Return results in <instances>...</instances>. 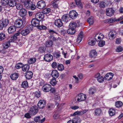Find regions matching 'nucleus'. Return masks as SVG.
Wrapping results in <instances>:
<instances>
[{"instance_id":"nucleus-1","label":"nucleus","mask_w":123,"mask_h":123,"mask_svg":"<svg viewBox=\"0 0 123 123\" xmlns=\"http://www.w3.org/2000/svg\"><path fill=\"white\" fill-rule=\"evenodd\" d=\"M27 13L26 10L24 8L20 10L19 14L20 16L23 17L22 19L20 18L17 19L15 21V26L17 28H23L25 25L26 22L25 18V17Z\"/></svg>"},{"instance_id":"nucleus-2","label":"nucleus","mask_w":123,"mask_h":123,"mask_svg":"<svg viewBox=\"0 0 123 123\" xmlns=\"http://www.w3.org/2000/svg\"><path fill=\"white\" fill-rule=\"evenodd\" d=\"M30 32V31L28 29H26L23 30L21 33L19 32L14 34L13 36L11 37L10 40L11 42H14V40H17L19 37V36L21 34L22 35L25 36L28 34Z\"/></svg>"},{"instance_id":"nucleus-3","label":"nucleus","mask_w":123,"mask_h":123,"mask_svg":"<svg viewBox=\"0 0 123 123\" xmlns=\"http://www.w3.org/2000/svg\"><path fill=\"white\" fill-rule=\"evenodd\" d=\"M9 20L2 18L0 20V30H2L4 27H6L8 25Z\"/></svg>"},{"instance_id":"nucleus-4","label":"nucleus","mask_w":123,"mask_h":123,"mask_svg":"<svg viewBox=\"0 0 123 123\" xmlns=\"http://www.w3.org/2000/svg\"><path fill=\"white\" fill-rule=\"evenodd\" d=\"M38 111V107L35 106H32L30 108L29 112L31 115H34L37 114Z\"/></svg>"},{"instance_id":"nucleus-5","label":"nucleus","mask_w":123,"mask_h":123,"mask_svg":"<svg viewBox=\"0 0 123 123\" xmlns=\"http://www.w3.org/2000/svg\"><path fill=\"white\" fill-rule=\"evenodd\" d=\"M77 97H78L77 101L78 102H80L84 100L86 97L85 95L82 93H80L78 94Z\"/></svg>"},{"instance_id":"nucleus-6","label":"nucleus","mask_w":123,"mask_h":123,"mask_svg":"<svg viewBox=\"0 0 123 123\" xmlns=\"http://www.w3.org/2000/svg\"><path fill=\"white\" fill-rule=\"evenodd\" d=\"M46 6L45 3L43 0L38 1L37 4V7L39 9H42Z\"/></svg>"},{"instance_id":"nucleus-7","label":"nucleus","mask_w":123,"mask_h":123,"mask_svg":"<svg viewBox=\"0 0 123 123\" xmlns=\"http://www.w3.org/2000/svg\"><path fill=\"white\" fill-rule=\"evenodd\" d=\"M53 58V56L50 54H47L44 55L43 59L46 61L50 62L52 61Z\"/></svg>"},{"instance_id":"nucleus-8","label":"nucleus","mask_w":123,"mask_h":123,"mask_svg":"<svg viewBox=\"0 0 123 123\" xmlns=\"http://www.w3.org/2000/svg\"><path fill=\"white\" fill-rule=\"evenodd\" d=\"M46 101L44 100H40L38 103V107L40 109H43L46 106Z\"/></svg>"},{"instance_id":"nucleus-9","label":"nucleus","mask_w":123,"mask_h":123,"mask_svg":"<svg viewBox=\"0 0 123 123\" xmlns=\"http://www.w3.org/2000/svg\"><path fill=\"white\" fill-rule=\"evenodd\" d=\"M114 12V11L113 8H110L106 9L105 13L107 16L111 17L113 15Z\"/></svg>"},{"instance_id":"nucleus-10","label":"nucleus","mask_w":123,"mask_h":123,"mask_svg":"<svg viewBox=\"0 0 123 123\" xmlns=\"http://www.w3.org/2000/svg\"><path fill=\"white\" fill-rule=\"evenodd\" d=\"M78 15L77 13L74 11L73 10L70 11L69 14V16L70 18L72 19H75Z\"/></svg>"},{"instance_id":"nucleus-11","label":"nucleus","mask_w":123,"mask_h":123,"mask_svg":"<svg viewBox=\"0 0 123 123\" xmlns=\"http://www.w3.org/2000/svg\"><path fill=\"white\" fill-rule=\"evenodd\" d=\"M31 22L33 26L37 27V28L39 25V21L36 18H33Z\"/></svg>"},{"instance_id":"nucleus-12","label":"nucleus","mask_w":123,"mask_h":123,"mask_svg":"<svg viewBox=\"0 0 123 123\" xmlns=\"http://www.w3.org/2000/svg\"><path fill=\"white\" fill-rule=\"evenodd\" d=\"M113 76V74L111 73H108L105 75L104 78L106 80H110L112 79Z\"/></svg>"},{"instance_id":"nucleus-13","label":"nucleus","mask_w":123,"mask_h":123,"mask_svg":"<svg viewBox=\"0 0 123 123\" xmlns=\"http://www.w3.org/2000/svg\"><path fill=\"white\" fill-rule=\"evenodd\" d=\"M51 89V86L48 84L44 85L42 87V89L45 92H47L50 91Z\"/></svg>"},{"instance_id":"nucleus-14","label":"nucleus","mask_w":123,"mask_h":123,"mask_svg":"<svg viewBox=\"0 0 123 123\" xmlns=\"http://www.w3.org/2000/svg\"><path fill=\"white\" fill-rule=\"evenodd\" d=\"M44 14L42 12H39L37 13L35 15V18L37 19L39 18L42 20L44 18Z\"/></svg>"},{"instance_id":"nucleus-15","label":"nucleus","mask_w":123,"mask_h":123,"mask_svg":"<svg viewBox=\"0 0 123 123\" xmlns=\"http://www.w3.org/2000/svg\"><path fill=\"white\" fill-rule=\"evenodd\" d=\"M55 24L56 26L59 27L62 26L63 25L62 21L60 19H56L55 22Z\"/></svg>"},{"instance_id":"nucleus-16","label":"nucleus","mask_w":123,"mask_h":123,"mask_svg":"<svg viewBox=\"0 0 123 123\" xmlns=\"http://www.w3.org/2000/svg\"><path fill=\"white\" fill-rule=\"evenodd\" d=\"M16 28L15 26H12L8 28L7 30L8 33L10 34H12L16 31Z\"/></svg>"},{"instance_id":"nucleus-17","label":"nucleus","mask_w":123,"mask_h":123,"mask_svg":"<svg viewBox=\"0 0 123 123\" xmlns=\"http://www.w3.org/2000/svg\"><path fill=\"white\" fill-rule=\"evenodd\" d=\"M89 55L91 58H95L97 55V53L96 51L94 50H92L90 52Z\"/></svg>"},{"instance_id":"nucleus-18","label":"nucleus","mask_w":123,"mask_h":123,"mask_svg":"<svg viewBox=\"0 0 123 123\" xmlns=\"http://www.w3.org/2000/svg\"><path fill=\"white\" fill-rule=\"evenodd\" d=\"M51 75L53 78H57L59 76V73L57 70H54L52 72Z\"/></svg>"},{"instance_id":"nucleus-19","label":"nucleus","mask_w":123,"mask_h":123,"mask_svg":"<svg viewBox=\"0 0 123 123\" xmlns=\"http://www.w3.org/2000/svg\"><path fill=\"white\" fill-rule=\"evenodd\" d=\"M33 74L32 72L29 71L26 73L25 77L27 79L29 80L33 76Z\"/></svg>"},{"instance_id":"nucleus-20","label":"nucleus","mask_w":123,"mask_h":123,"mask_svg":"<svg viewBox=\"0 0 123 123\" xmlns=\"http://www.w3.org/2000/svg\"><path fill=\"white\" fill-rule=\"evenodd\" d=\"M83 32L81 31L79 34L77 39L76 40V42L77 43H80L82 41L83 38Z\"/></svg>"},{"instance_id":"nucleus-21","label":"nucleus","mask_w":123,"mask_h":123,"mask_svg":"<svg viewBox=\"0 0 123 123\" xmlns=\"http://www.w3.org/2000/svg\"><path fill=\"white\" fill-rule=\"evenodd\" d=\"M96 75L97 76L96 77L98 81L100 83L103 82L104 81V78L103 77L100 75V73H98Z\"/></svg>"},{"instance_id":"nucleus-22","label":"nucleus","mask_w":123,"mask_h":123,"mask_svg":"<svg viewBox=\"0 0 123 123\" xmlns=\"http://www.w3.org/2000/svg\"><path fill=\"white\" fill-rule=\"evenodd\" d=\"M69 15L68 14H64L62 17V20L66 22H67L69 20Z\"/></svg>"},{"instance_id":"nucleus-23","label":"nucleus","mask_w":123,"mask_h":123,"mask_svg":"<svg viewBox=\"0 0 123 123\" xmlns=\"http://www.w3.org/2000/svg\"><path fill=\"white\" fill-rule=\"evenodd\" d=\"M61 53L60 51H55L53 53V57L56 58H58L60 57Z\"/></svg>"},{"instance_id":"nucleus-24","label":"nucleus","mask_w":123,"mask_h":123,"mask_svg":"<svg viewBox=\"0 0 123 123\" xmlns=\"http://www.w3.org/2000/svg\"><path fill=\"white\" fill-rule=\"evenodd\" d=\"M16 2L15 0H9L8 5L10 7H12L15 6Z\"/></svg>"},{"instance_id":"nucleus-25","label":"nucleus","mask_w":123,"mask_h":123,"mask_svg":"<svg viewBox=\"0 0 123 123\" xmlns=\"http://www.w3.org/2000/svg\"><path fill=\"white\" fill-rule=\"evenodd\" d=\"M116 34V32L115 31H111L108 34V36L110 39L111 38L112 39L114 38L115 37V35Z\"/></svg>"},{"instance_id":"nucleus-26","label":"nucleus","mask_w":123,"mask_h":123,"mask_svg":"<svg viewBox=\"0 0 123 123\" xmlns=\"http://www.w3.org/2000/svg\"><path fill=\"white\" fill-rule=\"evenodd\" d=\"M94 17L91 16L87 20V21L89 23L90 25H92L94 23Z\"/></svg>"},{"instance_id":"nucleus-27","label":"nucleus","mask_w":123,"mask_h":123,"mask_svg":"<svg viewBox=\"0 0 123 123\" xmlns=\"http://www.w3.org/2000/svg\"><path fill=\"white\" fill-rule=\"evenodd\" d=\"M96 43V41L95 40V39L93 38H91L88 41V44L91 46L94 45Z\"/></svg>"},{"instance_id":"nucleus-28","label":"nucleus","mask_w":123,"mask_h":123,"mask_svg":"<svg viewBox=\"0 0 123 123\" xmlns=\"http://www.w3.org/2000/svg\"><path fill=\"white\" fill-rule=\"evenodd\" d=\"M18 75L17 73H15L10 76V77L12 80H16L18 77Z\"/></svg>"},{"instance_id":"nucleus-29","label":"nucleus","mask_w":123,"mask_h":123,"mask_svg":"<svg viewBox=\"0 0 123 123\" xmlns=\"http://www.w3.org/2000/svg\"><path fill=\"white\" fill-rule=\"evenodd\" d=\"M74 0L77 6L80 8H82V5L80 0Z\"/></svg>"},{"instance_id":"nucleus-30","label":"nucleus","mask_w":123,"mask_h":123,"mask_svg":"<svg viewBox=\"0 0 123 123\" xmlns=\"http://www.w3.org/2000/svg\"><path fill=\"white\" fill-rule=\"evenodd\" d=\"M77 25L76 23L74 22H72L70 23L69 25V28H72L74 30L75 29Z\"/></svg>"},{"instance_id":"nucleus-31","label":"nucleus","mask_w":123,"mask_h":123,"mask_svg":"<svg viewBox=\"0 0 123 123\" xmlns=\"http://www.w3.org/2000/svg\"><path fill=\"white\" fill-rule=\"evenodd\" d=\"M45 106L47 109L48 110L50 111L53 108V105L52 103H49L46 105Z\"/></svg>"},{"instance_id":"nucleus-32","label":"nucleus","mask_w":123,"mask_h":123,"mask_svg":"<svg viewBox=\"0 0 123 123\" xmlns=\"http://www.w3.org/2000/svg\"><path fill=\"white\" fill-rule=\"evenodd\" d=\"M96 90L95 88H90L89 89L88 93L90 94H93L96 92Z\"/></svg>"},{"instance_id":"nucleus-33","label":"nucleus","mask_w":123,"mask_h":123,"mask_svg":"<svg viewBox=\"0 0 123 123\" xmlns=\"http://www.w3.org/2000/svg\"><path fill=\"white\" fill-rule=\"evenodd\" d=\"M53 44V42L49 40L47 41L46 42V46L48 47H51Z\"/></svg>"},{"instance_id":"nucleus-34","label":"nucleus","mask_w":123,"mask_h":123,"mask_svg":"<svg viewBox=\"0 0 123 123\" xmlns=\"http://www.w3.org/2000/svg\"><path fill=\"white\" fill-rule=\"evenodd\" d=\"M30 67L29 65L28 64L25 65L24 66L23 65L22 69L23 71H26L29 70Z\"/></svg>"},{"instance_id":"nucleus-35","label":"nucleus","mask_w":123,"mask_h":123,"mask_svg":"<svg viewBox=\"0 0 123 123\" xmlns=\"http://www.w3.org/2000/svg\"><path fill=\"white\" fill-rule=\"evenodd\" d=\"M75 29L73 30L72 28L69 27L67 31V32L68 33L70 34H73L75 33Z\"/></svg>"},{"instance_id":"nucleus-36","label":"nucleus","mask_w":123,"mask_h":123,"mask_svg":"<svg viewBox=\"0 0 123 123\" xmlns=\"http://www.w3.org/2000/svg\"><path fill=\"white\" fill-rule=\"evenodd\" d=\"M22 87L23 88H26L28 86V83L26 81H25L23 82L21 84Z\"/></svg>"},{"instance_id":"nucleus-37","label":"nucleus","mask_w":123,"mask_h":123,"mask_svg":"<svg viewBox=\"0 0 123 123\" xmlns=\"http://www.w3.org/2000/svg\"><path fill=\"white\" fill-rule=\"evenodd\" d=\"M102 110L100 108H97L96 109L95 111V115L99 116L102 112Z\"/></svg>"},{"instance_id":"nucleus-38","label":"nucleus","mask_w":123,"mask_h":123,"mask_svg":"<svg viewBox=\"0 0 123 123\" xmlns=\"http://www.w3.org/2000/svg\"><path fill=\"white\" fill-rule=\"evenodd\" d=\"M10 42L9 41H6L3 44V46L4 48H7L10 45Z\"/></svg>"},{"instance_id":"nucleus-39","label":"nucleus","mask_w":123,"mask_h":123,"mask_svg":"<svg viewBox=\"0 0 123 123\" xmlns=\"http://www.w3.org/2000/svg\"><path fill=\"white\" fill-rule=\"evenodd\" d=\"M73 120L74 122H75L76 123L78 122H81V120L79 117L77 116H75L74 118H73Z\"/></svg>"},{"instance_id":"nucleus-40","label":"nucleus","mask_w":123,"mask_h":123,"mask_svg":"<svg viewBox=\"0 0 123 123\" xmlns=\"http://www.w3.org/2000/svg\"><path fill=\"white\" fill-rule=\"evenodd\" d=\"M15 6H16L17 9L18 10H20V9L23 8V5L19 3H18L17 4L16 3Z\"/></svg>"},{"instance_id":"nucleus-41","label":"nucleus","mask_w":123,"mask_h":123,"mask_svg":"<svg viewBox=\"0 0 123 123\" xmlns=\"http://www.w3.org/2000/svg\"><path fill=\"white\" fill-rule=\"evenodd\" d=\"M115 111L113 109H111L109 111V113L110 115L112 116L115 115Z\"/></svg>"},{"instance_id":"nucleus-42","label":"nucleus","mask_w":123,"mask_h":123,"mask_svg":"<svg viewBox=\"0 0 123 123\" xmlns=\"http://www.w3.org/2000/svg\"><path fill=\"white\" fill-rule=\"evenodd\" d=\"M50 11V9L49 8H45L43 10L42 12L44 14H47L49 13Z\"/></svg>"},{"instance_id":"nucleus-43","label":"nucleus","mask_w":123,"mask_h":123,"mask_svg":"<svg viewBox=\"0 0 123 123\" xmlns=\"http://www.w3.org/2000/svg\"><path fill=\"white\" fill-rule=\"evenodd\" d=\"M123 105L122 102L120 101H118L116 102V106L117 107H121Z\"/></svg>"},{"instance_id":"nucleus-44","label":"nucleus","mask_w":123,"mask_h":123,"mask_svg":"<svg viewBox=\"0 0 123 123\" xmlns=\"http://www.w3.org/2000/svg\"><path fill=\"white\" fill-rule=\"evenodd\" d=\"M57 68L58 70L60 71H62L64 68V67L62 64L59 63H58Z\"/></svg>"},{"instance_id":"nucleus-45","label":"nucleus","mask_w":123,"mask_h":123,"mask_svg":"<svg viewBox=\"0 0 123 123\" xmlns=\"http://www.w3.org/2000/svg\"><path fill=\"white\" fill-rule=\"evenodd\" d=\"M105 41L103 40H101L99 42L98 46L100 47H102L105 45Z\"/></svg>"},{"instance_id":"nucleus-46","label":"nucleus","mask_w":123,"mask_h":123,"mask_svg":"<svg viewBox=\"0 0 123 123\" xmlns=\"http://www.w3.org/2000/svg\"><path fill=\"white\" fill-rule=\"evenodd\" d=\"M83 114V113L82 111H77L74 112L73 114H71L72 115V116H75L76 115H81Z\"/></svg>"},{"instance_id":"nucleus-47","label":"nucleus","mask_w":123,"mask_h":123,"mask_svg":"<svg viewBox=\"0 0 123 123\" xmlns=\"http://www.w3.org/2000/svg\"><path fill=\"white\" fill-rule=\"evenodd\" d=\"M56 78H53L50 82L51 84L53 86L55 85L56 84V81L55 79Z\"/></svg>"},{"instance_id":"nucleus-48","label":"nucleus","mask_w":123,"mask_h":123,"mask_svg":"<svg viewBox=\"0 0 123 123\" xmlns=\"http://www.w3.org/2000/svg\"><path fill=\"white\" fill-rule=\"evenodd\" d=\"M6 38L5 35L3 33H0V41L4 40Z\"/></svg>"},{"instance_id":"nucleus-49","label":"nucleus","mask_w":123,"mask_h":123,"mask_svg":"<svg viewBox=\"0 0 123 123\" xmlns=\"http://www.w3.org/2000/svg\"><path fill=\"white\" fill-rule=\"evenodd\" d=\"M49 39L50 41L53 42L54 41H55L57 40V39L54 37V36L52 34L50 35L49 37Z\"/></svg>"},{"instance_id":"nucleus-50","label":"nucleus","mask_w":123,"mask_h":123,"mask_svg":"<svg viewBox=\"0 0 123 123\" xmlns=\"http://www.w3.org/2000/svg\"><path fill=\"white\" fill-rule=\"evenodd\" d=\"M36 61L35 58H30L28 61V63L29 64H31L35 62Z\"/></svg>"},{"instance_id":"nucleus-51","label":"nucleus","mask_w":123,"mask_h":123,"mask_svg":"<svg viewBox=\"0 0 123 123\" xmlns=\"http://www.w3.org/2000/svg\"><path fill=\"white\" fill-rule=\"evenodd\" d=\"M37 28L40 30H46L47 29V27L43 25H39L37 27Z\"/></svg>"},{"instance_id":"nucleus-52","label":"nucleus","mask_w":123,"mask_h":123,"mask_svg":"<svg viewBox=\"0 0 123 123\" xmlns=\"http://www.w3.org/2000/svg\"><path fill=\"white\" fill-rule=\"evenodd\" d=\"M9 0H1V2L4 5H7L9 1Z\"/></svg>"},{"instance_id":"nucleus-53","label":"nucleus","mask_w":123,"mask_h":123,"mask_svg":"<svg viewBox=\"0 0 123 123\" xmlns=\"http://www.w3.org/2000/svg\"><path fill=\"white\" fill-rule=\"evenodd\" d=\"M116 21V19L113 18H111L107 20V21L108 23H112L115 22Z\"/></svg>"},{"instance_id":"nucleus-54","label":"nucleus","mask_w":123,"mask_h":123,"mask_svg":"<svg viewBox=\"0 0 123 123\" xmlns=\"http://www.w3.org/2000/svg\"><path fill=\"white\" fill-rule=\"evenodd\" d=\"M58 66V64L57 63L55 62H53L51 64V66L52 67L54 68H55L57 67Z\"/></svg>"},{"instance_id":"nucleus-55","label":"nucleus","mask_w":123,"mask_h":123,"mask_svg":"<svg viewBox=\"0 0 123 123\" xmlns=\"http://www.w3.org/2000/svg\"><path fill=\"white\" fill-rule=\"evenodd\" d=\"M106 5V3H105L101 2L99 3V6L101 8H104L105 7Z\"/></svg>"},{"instance_id":"nucleus-56","label":"nucleus","mask_w":123,"mask_h":123,"mask_svg":"<svg viewBox=\"0 0 123 123\" xmlns=\"http://www.w3.org/2000/svg\"><path fill=\"white\" fill-rule=\"evenodd\" d=\"M123 50V48L121 46H119L117 47L116 49V51L118 52H120L122 51Z\"/></svg>"},{"instance_id":"nucleus-57","label":"nucleus","mask_w":123,"mask_h":123,"mask_svg":"<svg viewBox=\"0 0 123 123\" xmlns=\"http://www.w3.org/2000/svg\"><path fill=\"white\" fill-rule=\"evenodd\" d=\"M58 0H55V2H54L52 4V6L55 8H57L58 7V5L57 3V2Z\"/></svg>"},{"instance_id":"nucleus-58","label":"nucleus","mask_w":123,"mask_h":123,"mask_svg":"<svg viewBox=\"0 0 123 123\" xmlns=\"http://www.w3.org/2000/svg\"><path fill=\"white\" fill-rule=\"evenodd\" d=\"M35 96L37 98H38L41 96V94L40 91H38L36 92L35 93Z\"/></svg>"},{"instance_id":"nucleus-59","label":"nucleus","mask_w":123,"mask_h":123,"mask_svg":"<svg viewBox=\"0 0 123 123\" xmlns=\"http://www.w3.org/2000/svg\"><path fill=\"white\" fill-rule=\"evenodd\" d=\"M23 65V64L22 63H18L16 65V67L18 69L20 68H22Z\"/></svg>"},{"instance_id":"nucleus-60","label":"nucleus","mask_w":123,"mask_h":123,"mask_svg":"<svg viewBox=\"0 0 123 123\" xmlns=\"http://www.w3.org/2000/svg\"><path fill=\"white\" fill-rule=\"evenodd\" d=\"M31 5L30 6V9L31 10H33L35 9L36 8V6L35 5L31 3Z\"/></svg>"},{"instance_id":"nucleus-61","label":"nucleus","mask_w":123,"mask_h":123,"mask_svg":"<svg viewBox=\"0 0 123 123\" xmlns=\"http://www.w3.org/2000/svg\"><path fill=\"white\" fill-rule=\"evenodd\" d=\"M38 50L40 53H43L44 52L45 49L44 47H41L39 48Z\"/></svg>"},{"instance_id":"nucleus-62","label":"nucleus","mask_w":123,"mask_h":123,"mask_svg":"<svg viewBox=\"0 0 123 123\" xmlns=\"http://www.w3.org/2000/svg\"><path fill=\"white\" fill-rule=\"evenodd\" d=\"M40 116H38L35 117L34 118V121L36 122H39V121H40Z\"/></svg>"},{"instance_id":"nucleus-63","label":"nucleus","mask_w":123,"mask_h":123,"mask_svg":"<svg viewBox=\"0 0 123 123\" xmlns=\"http://www.w3.org/2000/svg\"><path fill=\"white\" fill-rule=\"evenodd\" d=\"M33 25L31 24V25H28L27 26V27L28 29L30 30H32L33 29Z\"/></svg>"},{"instance_id":"nucleus-64","label":"nucleus","mask_w":123,"mask_h":123,"mask_svg":"<svg viewBox=\"0 0 123 123\" xmlns=\"http://www.w3.org/2000/svg\"><path fill=\"white\" fill-rule=\"evenodd\" d=\"M55 100H58L59 101L60 100V98L59 95L58 94L55 95Z\"/></svg>"}]
</instances>
